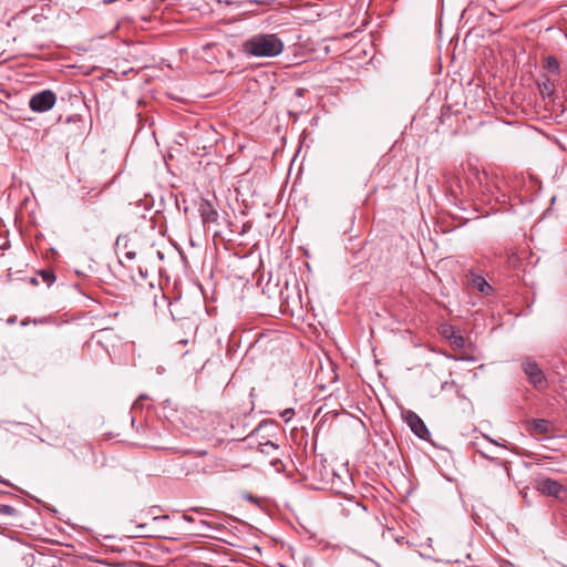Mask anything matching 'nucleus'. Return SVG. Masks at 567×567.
<instances>
[{
	"instance_id": "nucleus-7",
	"label": "nucleus",
	"mask_w": 567,
	"mask_h": 567,
	"mask_svg": "<svg viewBox=\"0 0 567 567\" xmlns=\"http://www.w3.org/2000/svg\"><path fill=\"white\" fill-rule=\"evenodd\" d=\"M537 87L540 95L546 97H551L555 93L554 82L547 75H542L537 81Z\"/></svg>"
},
{
	"instance_id": "nucleus-1",
	"label": "nucleus",
	"mask_w": 567,
	"mask_h": 567,
	"mask_svg": "<svg viewBox=\"0 0 567 567\" xmlns=\"http://www.w3.org/2000/svg\"><path fill=\"white\" fill-rule=\"evenodd\" d=\"M285 44L275 33H257L246 39L241 51L246 56L275 58L282 53Z\"/></svg>"
},
{
	"instance_id": "nucleus-5",
	"label": "nucleus",
	"mask_w": 567,
	"mask_h": 567,
	"mask_svg": "<svg viewBox=\"0 0 567 567\" xmlns=\"http://www.w3.org/2000/svg\"><path fill=\"white\" fill-rule=\"evenodd\" d=\"M535 487L544 495L558 497L559 493L564 489L563 485L553 478H537Z\"/></svg>"
},
{
	"instance_id": "nucleus-2",
	"label": "nucleus",
	"mask_w": 567,
	"mask_h": 567,
	"mask_svg": "<svg viewBox=\"0 0 567 567\" xmlns=\"http://www.w3.org/2000/svg\"><path fill=\"white\" fill-rule=\"evenodd\" d=\"M55 101V93L51 90H44L32 95L29 101V106L33 112L44 113L54 106Z\"/></svg>"
},
{
	"instance_id": "nucleus-13",
	"label": "nucleus",
	"mask_w": 567,
	"mask_h": 567,
	"mask_svg": "<svg viewBox=\"0 0 567 567\" xmlns=\"http://www.w3.org/2000/svg\"><path fill=\"white\" fill-rule=\"evenodd\" d=\"M39 275L48 286H51L56 279L54 272L50 269L40 270Z\"/></svg>"
},
{
	"instance_id": "nucleus-22",
	"label": "nucleus",
	"mask_w": 567,
	"mask_h": 567,
	"mask_svg": "<svg viewBox=\"0 0 567 567\" xmlns=\"http://www.w3.org/2000/svg\"><path fill=\"white\" fill-rule=\"evenodd\" d=\"M199 523H200V525L206 526V527L210 526V524L207 520H204V519H202Z\"/></svg>"
},
{
	"instance_id": "nucleus-12",
	"label": "nucleus",
	"mask_w": 567,
	"mask_h": 567,
	"mask_svg": "<svg viewBox=\"0 0 567 567\" xmlns=\"http://www.w3.org/2000/svg\"><path fill=\"white\" fill-rule=\"evenodd\" d=\"M257 449L265 455H270L274 451L278 450V445L270 440L258 442Z\"/></svg>"
},
{
	"instance_id": "nucleus-9",
	"label": "nucleus",
	"mask_w": 567,
	"mask_h": 567,
	"mask_svg": "<svg viewBox=\"0 0 567 567\" xmlns=\"http://www.w3.org/2000/svg\"><path fill=\"white\" fill-rule=\"evenodd\" d=\"M116 249L123 252V256L127 260H133L136 257V252L128 248V238L126 236H118L116 239Z\"/></svg>"
},
{
	"instance_id": "nucleus-24",
	"label": "nucleus",
	"mask_w": 567,
	"mask_h": 567,
	"mask_svg": "<svg viewBox=\"0 0 567 567\" xmlns=\"http://www.w3.org/2000/svg\"><path fill=\"white\" fill-rule=\"evenodd\" d=\"M31 282H32V284H37V279H35V278H32V279H31Z\"/></svg>"
},
{
	"instance_id": "nucleus-25",
	"label": "nucleus",
	"mask_w": 567,
	"mask_h": 567,
	"mask_svg": "<svg viewBox=\"0 0 567 567\" xmlns=\"http://www.w3.org/2000/svg\"><path fill=\"white\" fill-rule=\"evenodd\" d=\"M113 0H104V3L112 2Z\"/></svg>"
},
{
	"instance_id": "nucleus-3",
	"label": "nucleus",
	"mask_w": 567,
	"mask_h": 567,
	"mask_svg": "<svg viewBox=\"0 0 567 567\" xmlns=\"http://www.w3.org/2000/svg\"><path fill=\"white\" fill-rule=\"evenodd\" d=\"M522 370L524 371L525 375L527 377V380L529 381L530 384H533L534 388H543V385L546 382V378L543 370L535 361L530 359L524 360L522 362Z\"/></svg>"
},
{
	"instance_id": "nucleus-17",
	"label": "nucleus",
	"mask_w": 567,
	"mask_h": 567,
	"mask_svg": "<svg viewBox=\"0 0 567 567\" xmlns=\"http://www.w3.org/2000/svg\"><path fill=\"white\" fill-rule=\"evenodd\" d=\"M292 415H293L292 409H287L281 413V417H284L286 421H289Z\"/></svg>"
},
{
	"instance_id": "nucleus-10",
	"label": "nucleus",
	"mask_w": 567,
	"mask_h": 567,
	"mask_svg": "<svg viewBox=\"0 0 567 567\" xmlns=\"http://www.w3.org/2000/svg\"><path fill=\"white\" fill-rule=\"evenodd\" d=\"M529 426L536 434H548L550 432V422L545 419H534L529 422Z\"/></svg>"
},
{
	"instance_id": "nucleus-20",
	"label": "nucleus",
	"mask_w": 567,
	"mask_h": 567,
	"mask_svg": "<svg viewBox=\"0 0 567 567\" xmlns=\"http://www.w3.org/2000/svg\"><path fill=\"white\" fill-rule=\"evenodd\" d=\"M144 399H146V395H144V394L140 395V398L136 400V402L134 403V405L136 406V405L140 403V401H142V400H144Z\"/></svg>"
},
{
	"instance_id": "nucleus-21",
	"label": "nucleus",
	"mask_w": 567,
	"mask_h": 567,
	"mask_svg": "<svg viewBox=\"0 0 567 567\" xmlns=\"http://www.w3.org/2000/svg\"><path fill=\"white\" fill-rule=\"evenodd\" d=\"M183 518L186 520V522H194V518L189 515H184Z\"/></svg>"
},
{
	"instance_id": "nucleus-14",
	"label": "nucleus",
	"mask_w": 567,
	"mask_h": 567,
	"mask_svg": "<svg viewBox=\"0 0 567 567\" xmlns=\"http://www.w3.org/2000/svg\"><path fill=\"white\" fill-rule=\"evenodd\" d=\"M18 513V511L10 506V505H6V504H0V515H3V516H16Z\"/></svg>"
},
{
	"instance_id": "nucleus-4",
	"label": "nucleus",
	"mask_w": 567,
	"mask_h": 567,
	"mask_svg": "<svg viewBox=\"0 0 567 567\" xmlns=\"http://www.w3.org/2000/svg\"><path fill=\"white\" fill-rule=\"evenodd\" d=\"M405 421L410 426L411 431L421 440H427L430 431L427 430L423 420L413 411H408L405 414Z\"/></svg>"
},
{
	"instance_id": "nucleus-23",
	"label": "nucleus",
	"mask_w": 567,
	"mask_h": 567,
	"mask_svg": "<svg viewBox=\"0 0 567 567\" xmlns=\"http://www.w3.org/2000/svg\"><path fill=\"white\" fill-rule=\"evenodd\" d=\"M456 344H461L463 343V338L462 337H458L457 339H455L454 341Z\"/></svg>"
},
{
	"instance_id": "nucleus-6",
	"label": "nucleus",
	"mask_w": 567,
	"mask_h": 567,
	"mask_svg": "<svg viewBox=\"0 0 567 567\" xmlns=\"http://www.w3.org/2000/svg\"><path fill=\"white\" fill-rule=\"evenodd\" d=\"M198 212L205 225L217 223L218 213L210 202L202 200L198 207Z\"/></svg>"
},
{
	"instance_id": "nucleus-18",
	"label": "nucleus",
	"mask_w": 567,
	"mask_h": 567,
	"mask_svg": "<svg viewBox=\"0 0 567 567\" xmlns=\"http://www.w3.org/2000/svg\"><path fill=\"white\" fill-rule=\"evenodd\" d=\"M485 437H486L491 443H493V444H495V445H498V446H504V447H505V445H504V444H501L499 442H497V441H495V440L491 439L489 436H487V435H486Z\"/></svg>"
},
{
	"instance_id": "nucleus-11",
	"label": "nucleus",
	"mask_w": 567,
	"mask_h": 567,
	"mask_svg": "<svg viewBox=\"0 0 567 567\" xmlns=\"http://www.w3.org/2000/svg\"><path fill=\"white\" fill-rule=\"evenodd\" d=\"M544 69L554 75L560 74V64H559L558 60L553 55L545 58Z\"/></svg>"
},
{
	"instance_id": "nucleus-19",
	"label": "nucleus",
	"mask_w": 567,
	"mask_h": 567,
	"mask_svg": "<svg viewBox=\"0 0 567 567\" xmlns=\"http://www.w3.org/2000/svg\"><path fill=\"white\" fill-rule=\"evenodd\" d=\"M477 452L481 454L482 457L489 460L491 456L487 454V452H483L481 450H478Z\"/></svg>"
},
{
	"instance_id": "nucleus-15",
	"label": "nucleus",
	"mask_w": 567,
	"mask_h": 567,
	"mask_svg": "<svg viewBox=\"0 0 567 567\" xmlns=\"http://www.w3.org/2000/svg\"><path fill=\"white\" fill-rule=\"evenodd\" d=\"M488 461L497 466L505 467L506 473L509 474V467L507 466L508 463L506 461H502L501 458L493 456H491Z\"/></svg>"
},
{
	"instance_id": "nucleus-16",
	"label": "nucleus",
	"mask_w": 567,
	"mask_h": 567,
	"mask_svg": "<svg viewBox=\"0 0 567 567\" xmlns=\"http://www.w3.org/2000/svg\"><path fill=\"white\" fill-rule=\"evenodd\" d=\"M267 424L268 423L266 421L259 423V425L248 435V439L252 440L255 436H257L262 431V429L267 426Z\"/></svg>"
},
{
	"instance_id": "nucleus-8",
	"label": "nucleus",
	"mask_w": 567,
	"mask_h": 567,
	"mask_svg": "<svg viewBox=\"0 0 567 567\" xmlns=\"http://www.w3.org/2000/svg\"><path fill=\"white\" fill-rule=\"evenodd\" d=\"M468 284L484 295H491L493 291L492 286L478 275L471 274Z\"/></svg>"
}]
</instances>
